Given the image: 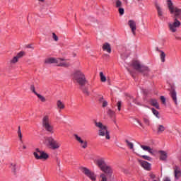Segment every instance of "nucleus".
Returning a JSON list of instances; mask_svg holds the SVG:
<instances>
[{
  "instance_id": "nucleus-24",
  "label": "nucleus",
  "mask_w": 181,
  "mask_h": 181,
  "mask_svg": "<svg viewBox=\"0 0 181 181\" xmlns=\"http://www.w3.org/2000/svg\"><path fill=\"white\" fill-rule=\"evenodd\" d=\"M115 6L117 8H122V1H121L120 0H115Z\"/></svg>"
},
{
  "instance_id": "nucleus-32",
  "label": "nucleus",
  "mask_w": 181,
  "mask_h": 181,
  "mask_svg": "<svg viewBox=\"0 0 181 181\" xmlns=\"http://www.w3.org/2000/svg\"><path fill=\"white\" fill-rule=\"evenodd\" d=\"M117 9H118V12L121 16H122V15H124L125 13V9H124V8L120 7Z\"/></svg>"
},
{
  "instance_id": "nucleus-23",
  "label": "nucleus",
  "mask_w": 181,
  "mask_h": 181,
  "mask_svg": "<svg viewBox=\"0 0 181 181\" xmlns=\"http://www.w3.org/2000/svg\"><path fill=\"white\" fill-rule=\"evenodd\" d=\"M10 168L11 169V171L12 173L14 174V175H16V163H11V165H10Z\"/></svg>"
},
{
  "instance_id": "nucleus-12",
  "label": "nucleus",
  "mask_w": 181,
  "mask_h": 181,
  "mask_svg": "<svg viewBox=\"0 0 181 181\" xmlns=\"http://www.w3.org/2000/svg\"><path fill=\"white\" fill-rule=\"evenodd\" d=\"M138 162L141 165V168L146 170H151V163L142 160H138Z\"/></svg>"
},
{
  "instance_id": "nucleus-48",
  "label": "nucleus",
  "mask_w": 181,
  "mask_h": 181,
  "mask_svg": "<svg viewBox=\"0 0 181 181\" xmlns=\"http://www.w3.org/2000/svg\"><path fill=\"white\" fill-rule=\"evenodd\" d=\"M163 181H172L169 177H165L163 178Z\"/></svg>"
},
{
  "instance_id": "nucleus-54",
  "label": "nucleus",
  "mask_w": 181,
  "mask_h": 181,
  "mask_svg": "<svg viewBox=\"0 0 181 181\" xmlns=\"http://www.w3.org/2000/svg\"><path fill=\"white\" fill-rule=\"evenodd\" d=\"M38 1H40V2H44L45 1V0H38Z\"/></svg>"
},
{
  "instance_id": "nucleus-46",
  "label": "nucleus",
  "mask_w": 181,
  "mask_h": 181,
  "mask_svg": "<svg viewBox=\"0 0 181 181\" xmlns=\"http://www.w3.org/2000/svg\"><path fill=\"white\" fill-rule=\"evenodd\" d=\"M107 105H108V102L104 100L103 103V107H107Z\"/></svg>"
},
{
  "instance_id": "nucleus-16",
  "label": "nucleus",
  "mask_w": 181,
  "mask_h": 181,
  "mask_svg": "<svg viewBox=\"0 0 181 181\" xmlns=\"http://www.w3.org/2000/svg\"><path fill=\"white\" fill-rule=\"evenodd\" d=\"M45 63L46 64H53L54 63L57 64V59L53 57L47 58L45 59Z\"/></svg>"
},
{
  "instance_id": "nucleus-5",
  "label": "nucleus",
  "mask_w": 181,
  "mask_h": 181,
  "mask_svg": "<svg viewBox=\"0 0 181 181\" xmlns=\"http://www.w3.org/2000/svg\"><path fill=\"white\" fill-rule=\"evenodd\" d=\"M95 125L97 128H99V136H105L106 139H110L111 138L107 126L103 124L100 122H95Z\"/></svg>"
},
{
  "instance_id": "nucleus-36",
  "label": "nucleus",
  "mask_w": 181,
  "mask_h": 181,
  "mask_svg": "<svg viewBox=\"0 0 181 181\" xmlns=\"http://www.w3.org/2000/svg\"><path fill=\"white\" fill-rule=\"evenodd\" d=\"M74 136L76 139V141H77V142H81L83 141V139H81V137H80L79 136H78L77 134H74Z\"/></svg>"
},
{
  "instance_id": "nucleus-38",
  "label": "nucleus",
  "mask_w": 181,
  "mask_h": 181,
  "mask_svg": "<svg viewBox=\"0 0 181 181\" xmlns=\"http://www.w3.org/2000/svg\"><path fill=\"white\" fill-rule=\"evenodd\" d=\"M100 179H101V181H107V175H105V174L104 173L101 174Z\"/></svg>"
},
{
  "instance_id": "nucleus-8",
  "label": "nucleus",
  "mask_w": 181,
  "mask_h": 181,
  "mask_svg": "<svg viewBox=\"0 0 181 181\" xmlns=\"http://www.w3.org/2000/svg\"><path fill=\"white\" fill-rule=\"evenodd\" d=\"M81 171L83 172V173H84V175H86V176H88V177H90L93 181L95 180V179L97 177L95 176V174H94V173L90 171V170H88V168L83 167L81 168Z\"/></svg>"
},
{
  "instance_id": "nucleus-1",
  "label": "nucleus",
  "mask_w": 181,
  "mask_h": 181,
  "mask_svg": "<svg viewBox=\"0 0 181 181\" xmlns=\"http://www.w3.org/2000/svg\"><path fill=\"white\" fill-rule=\"evenodd\" d=\"M168 6L170 10V13L175 15V18L173 23H168L169 30L173 33L177 32V28L180 27L181 23L177 19L181 20V9L173 6L172 1L168 0Z\"/></svg>"
},
{
  "instance_id": "nucleus-39",
  "label": "nucleus",
  "mask_w": 181,
  "mask_h": 181,
  "mask_svg": "<svg viewBox=\"0 0 181 181\" xmlns=\"http://www.w3.org/2000/svg\"><path fill=\"white\" fill-rule=\"evenodd\" d=\"M141 158H143V159H145L146 160H152V158L148 156H141Z\"/></svg>"
},
{
  "instance_id": "nucleus-9",
  "label": "nucleus",
  "mask_w": 181,
  "mask_h": 181,
  "mask_svg": "<svg viewBox=\"0 0 181 181\" xmlns=\"http://www.w3.org/2000/svg\"><path fill=\"white\" fill-rule=\"evenodd\" d=\"M132 67L134 69V70H136V71H142V64H141V62L139 61H133L132 63Z\"/></svg>"
},
{
  "instance_id": "nucleus-55",
  "label": "nucleus",
  "mask_w": 181,
  "mask_h": 181,
  "mask_svg": "<svg viewBox=\"0 0 181 181\" xmlns=\"http://www.w3.org/2000/svg\"><path fill=\"white\" fill-rule=\"evenodd\" d=\"M137 1H141V0H137Z\"/></svg>"
},
{
  "instance_id": "nucleus-35",
  "label": "nucleus",
  "mask_w": 181,
  "mask_h": 181,
  "mask_svg": "<svg viewBox=\"0 0 181 181\" xmlns=\"http://www.w3.org/2000/svg\"><path fill=\"white\" fill-rule=\"evenodd\" d=\"M18 135L20 141L22 142V131H21V127H18Z\"/></svg>"
},
{
  "instance_id": "nucleus-43",
  "label": "nucleus",
  "mask_w": 181,
  "mask_h": 181,
  "mask_svg": "<svg viewBox=\"0 0 181 181\" xmlns=\"http://www.w3.org/2000/svg\"><path fill=\"white\" fill-rule=\"evenodd\" d=\"M52 37L54 40H55V42H57V40H59V37H57V35H56V33H52Z\"/></svg>"
},
{
  "instance_id": "nucleus-11",
  "label": "nucleus",
  "mask_w": 181,
  "mask_h": 181,
  "mask_svg": "<svg viewBox=\"0 0 181 181\" xmlns=\"http://www.w3.org/2000/svg\"><path fill=\"white\" fill-rule=\"evenodd\" d=\"M128 25L130 29L132 30V33L135 36L136 35L135 31L136 30V23L134 20H129L128 21Z\"/></svg>"
},
{
  "instance_id": "nucleus-21",
  "label": "nucleus",
  "mask_w": 181,
  "mask_h": 181,
  "mask_svg": "<svg viewBox=\"0 0 181 181\" xmlns=\"http://www.w3.org/2000/svg\"><path fill=\"white\" fill-rule=\"evenodd\" d=\"M166 129V128H165V127L162 124H158V127H157V133L158 134H162L163 132H164V131Z\"/></svg>"
},
{
  "instance_id": "nucleus-14",
  "label": "nucleus",
  "mask_w": 181,
  "mask_h": 181,
  "mask_svg": "<svg viewBox=\"0 0 181 181\" xmlns=\"http://www.w3.org/2000/svg\"><path fill=\"white\" fill-rule=\"evenodd\" d=\"M170 94L171 96V98H173V100L174 101L175 104L177 105V96L176 94V90L173 88H171L170 90Z\"/></svg>"
},
{
  "instance_id": "nucleus-30",
  "label": "nucleus",
  "mask_w": 181,
  "mask_h": 181,
  "mask_svg": "<svg viewBox=\"0 0 181 181\" xmlns=\"http://www.w3.org/2000/svg\"><path fill=\"white\" fill-rule=\"evenodd\" d=\"M37 97H38L39 100H40V101H42V103H46V98L42 96V95L37 93L36 94Z\"/></svg>"
},
{
  "instance_id": "nucleus-19",
  "label": "nucleus",
  "mask_w": 181,
  "mask_h": 181,
  "mask_svg": "<svg viewBox=\"0 0 181 181\" xmlns=\"http://www.w3.org/2000/svg\"><path fill=\"white\" fill-rule=\"evenodd\" d=\"M103 50L107 52V53H111V45L108 42H106L103 46Z\"/></svg>"
},
{
  "instance_id": "nucleus-7",
  "label": "nucleus",
  "mask_w": 181,
  "mask_h": 181,
  "mask_svg": "<svg viewBox=\"0 0 181 181\" xmlns=\"http://www.w3.org/2000/svg\"><path fill=\"white\" fill-rule=\"evenodd\" d=\"M33 155L35 158V159H48L49 155L43 151H40V148H36L35 151L33 153Z\"/></svg>"
},
{
  "instance_id": "nucleus-28",
  "label": "nucleus",
  "mask_w": 181,
  "mask_h": 181,
  "mask_svg": "<svg viewBox=\"0 0 181 181\" xmlns=\"http://www.w3.org/2000/svg\"><path fill=\"white\" fill-rule=\"evenodd\" d=\"M100 81H102V83H105V81H107V77H105V76H104V73L100 72Z\"/></svg>"
},
{
  "instance_id": "nucleus-29",
  "label": "nucleus",
  "mask_w": 181,
  "mask_h": 181,
  "mask_svg": "<svg viewBox=\"0 0 181 181\" xmlns=\"http://www.w3.org/2000/svg\"><path fill=\"white\" fill-rule=\"evenodd\" d=\"M151 111L153 114V115H155L156 117V118H158L159 119V118H160V116L159 115V112L156 110H155V108H152Z\"/></svg>"
},
{
  "instance_id": "nucleus-42",
  "label": "nucleus",
  "mask_w": 181,
  "mask_h": 181,
  "mask_svg": "<svg viewBox=\"0 0 181 181\" xmlns=\"http://www.w3.org/2000/svg\"><path fill=\"white\" fill-rule=\"evenodd\" d=\"M122 103L121 101H118V102H117V110H118V111H121V105H122Z\"/></svg>"
},
{
  "instance_id": "nucleus-44",
  "label": "nucleus",
  "mask_w": 181,
  "mask_h": 181,
  "mask_svg": "<svg viewBox=\"0 0 181 181\" xmlns=\"http://www.w3.org/2000/svg\"><path fill=\"white\" fill-rule=\"evenodd\" d=\"M30 90H31V91H33V93H34V94H35V95L37 94L36 90H35V86L31 85Z\"/></svg>"
},
{
  "instance_id": "nucleus-15",
  "label": "nucleus",
  "mask_w": 181,
  "mask_h": 181,
  "mask_svg": "<svg viewBox=\"0 0 181 181\" xmlns=\"http://www.w3.org/2000/svg\"><path fill=\"white\" fill-rule=\"evenodd\" d=\"M173 169H174V176L175 179H179V177H180L181 176L180 168L177 165H175L174 166Z\"/></svg>"
},
{
  "instance_id": "nucleus-18",
  "label": "nucleus",
  "mask_w": 181,
  "mask_h": 181,
  "mask_svg": "<svg viewBox=\"0 0 181 181\" xmlns=\"http://www.w3.org/2000/svg\"><path fill=\"white\" fill-rule=\"evenodd\" d=\"M141 148L144 151H147V152H148V153H151V155H153V149L151 148V147H149V146H148L141 145Z\"/></svg>"
},
{
  "instance_id": "nucleus-27",
  "label": "nucleus",
  "mask_w": 181,
  "mask_h": 181,
  "mask_svg": "<svg viewBox=\"0 0 181 181\" xmlns=\"http://www.w3.org/2000/svg\"><path fill=\"white\" fill-rule=\"evenodd\" d=\"M151 105H153V107H156V108H157V110H159V103H158V100H156L155 99L152 100Z\"/></svg>"
},
{
  "instance_id": "nucleus-51",
  "label": "nucleus",
  "mask_w": 181,
  "mask_h": 181,
  "mask_svg": "<svg viewBox=\"0 0 181 181\" xmlns=\"http://www.w3.org/2000/svg\"><path fill=\"white\" fill-rule=\"evenodd\" d=\"M23 149H26V146L25 145L23 146Z\"/></svg>"
},
{
  "instance_id": "nucleus-49",
  "label": "nucleus",
  "mask_w": 181,
  "mask_h": 181,
  "mask_svg": "<svg viewBox=\"0 0 181 181\" xmlns=\"http://www.w3.org/2000/svg\"><path fill=\"white\" fill-rule=\"evenodd\" d=\"M150 177H151V179H155L156 176H155L154 174H151V175H150Z\"/></svg>"
},
{
  "instance_id": "nucleus-37",
  "label": "nucleus",
  "mask_w": 181,
  "mask_h": 181,
  "mask_svg": "<svg viewBox=\"0 0 181 181\" xmlns=\"http://www.w3.org/2000/svg\"><path fill=\"white\" fill-rule=\"evenodd\" d=\"M16 57H17L18 60L19 59L23 57V52H20L19 53H18Z\"/></svg>"
},
{
  "instance_id": "nucleus-53",
  "label": "nucleus",
  "mask_w": 181,
  "mask_h": 181,
  "mask_svg": "<svg viewBox=\"0 0 181 181\" xmlns=\"http://www.w3.org/2000/svg\"><path fill=\"white\" fill-rule=\"evenodd\" d=\"M28 47L30 49V48H32V46L31 45H28Z\"/></svg>"
},
{
  "instance_id": "nucleus-52",
  "label": "nucleus",
  "mask_w": 181,
  "mask_h": 181,
  "mask_svg": "<svg viewBox=\"0 0 181 181\" xmlns=\"http://www.w3.org/2000/svg\"><path fill=\"white\" fill-rule=\"evenodd\" d=\"M127 71L129 73H131V71L129 70V69L127 68Z\"/></svg>"
},
{
  "instance_id": "nucleus-2",
  "label": "nucleus",
  "mask_w": 181,
  "mask_h": 181,
  "mask_svg": "<svg viewBox=\"0 0 181 181\" xmlns=\"http://www.w3.org/2000/svg\"><path fill=\"white\" fill-rule=\"evenodd\" d=\"M96 165L97 166L102 170V172H104V173H106L107 176H112V173H114V170L112 169V167L111 165L107 164L105 163V160L104 158H99L96 160Z\"/></svg>"
},
{
  "instance_id": "nucleus-13",
  "label": "nucleus",
  "mask_w": 181,
  "mask_h": 181,
  "mask_svg": "<svg viewBox=\"0 0 181 181\" xmlns=\"http://www.w3.org/2000/svg\"><path fill=\"white\" fill-rule=\"evenodd\" d=\"M155 6L157 9L158 18H160V19H162V18L163 17V10L162 9V7H160V6H159L158 3H155Z\"/></svg>"
},
{
  "instance_id": "nucleus-25",
  "label": "nucleus",
  "mask_w": 181,
  "mask_h": 181,
  "mask_svg": "<svg viewBox=\"0 0 181 181\" xmlns=\"http://www.w3.org/2000/svg\"><path fill=\"white\" fill-rule=\"evenodd\" d=\"M160 57L162 63H165V57H166V54L162 50H160Z\"/></svg>"
},
{
  "instance_id": "nucleus-3",
  "label": "nucleus",
  "mask_w": 181,
  "mask_h": 181,
  "mask_svg": "<svg viewBox=\"0 0 181 181\" xmlns=\"http://www.w3.org/2000/svg\"><path fill=\"white\" fill-rule=\"evenodd\" d=\"M73 80L74 83H77L79 84L81 87L86 86L87 83V79L86 78V76L81 71H76L73 74Z\"/></svg>"
},
{
  "instance_id": "nucleus-17",
  "label": "nucleus",
  "mask_w": 181,
  "mask_h": 181,
  "mask_svg": "<svg viewBox=\"0 0 181 181\" xmlns=\"http://www.w3.org/2000/svg\"><path fill=\"white\" fill-rule=\"evenodd\" d=\"M159 153L160 160H166V159H168V153H166V151H160Z\"/></svg>"
},
{
  "instance_id": "nucleus-26",
  "label": "nucleus",
  "mask_w": 181,
  "mask_h": 181,
  "mask_svg": "<svg viewBox=\"0 0 181 181\" xmlns=\"http://www.w3.org/2000/svg\"><path fill=\"white\" fill-rule=\"evenodd\" d=\"M128 148H129V149H132L133 152H134V144L128 140L125 141Z\"/></svg>"
},
{
  "instance_id": "nucleus-34",
  "label": "nucleus",
  "mask_w": 181,
  "mask_h": 181,
  "mask_svg": "<svg viewBox=\"0 0 181 181\" xmlns=\"http://www.w3.org/2000/svg\"><path fill=\"white\" fill-rule=\"evenodd\" d=\"M108 115L110 117H115V112L112 111L111 109H109L107 111Z\"/></svg>"
},
{
  "instance_id": "nucleus-56",
  "label": "nucleus",
  "mask_w": 181,
  "mask_h": 181,
  "mask_svg": "<svg viewBox=\"0 0 181 181\" xmlns=\"http://www.w3.org/2000/svg\"><path fill=\"white\" fill-rule=\"evenodd\" d=\"M144 181H146V180H144Z\"/></svg>"
},
{
  "instance_id": "nucleus-6",
  "label": "nucleus",
  "mask_w": 181,
  "mask_h": 181,
  "mask_svg": "<svg viewBox=\"0 0 181 181\" xmlns=\"http://www.w3.org/2000/svg\"><path fill=\"white\" fill-rule=\"evenodd\" d=\"M42 127L47 132H49V134H54V127L52 124L50 119H49V116H45L42 118Z\"/></svg>"
},
{
  "instance_id": "nucleus-10",
  "label": "nucleus",
  "mask_w": 181,
  "mask_h": 181,
  "mask_svg": "<svg viewBox=\"0 0 181 181\" xmlns=\"http://www.w3.org/2000/svg\"><path fill=\"white\" fill-rule=\"evenodd\" d=\"M57 65L59 67H69V66H70V64L67 62V61H65L64 59L58 58L57 62Z\"/></svg>"
},
{
  "instance_id": "nucleus-4",
  "label": "nucleus",
  "mask_w": 181,
  "mask_h": 181,
  "mask_svg": "<svg viewBox=\"0 0 181 181\" xmlns=\"http://www.w3.org/2000/svg\"><path fill=\"white\" fill-rule=\"evenodd\" d=\"M44 144L51 149L56 150L60 148V144L52 136L44 137Z\"/></svg>"
},
{
  "instance_id": "nucleus-47",
  "label": "nucleus",
  "mask_w": 181,
  "mask_h": 181,
  "mask_svg": "<svg viewBox=\"0 0 181 181\" xmlns=\"http://www.w3.org/2000/svg\"><path fill=\"white\" fill-rule=\"evenodd\" d=\"M137 122L139 123V124L140 125V127H141V128H145V127H144V124H142V122H141V121L137 120Z\"/></svg>"
},
{
  "instance_id": "nucleus-45",
  "label": "nucleus",
  "mask_w": 181,
  "mask_h": 181,
  "mask_svg": "<svg viewBox=\"0 0 181 181\" xmlns=\"http://www.w3.org/2000/svg\"><path fill=\"white\" fill-rule=\"evenodd\" d=\"M160 100H161V103H163V104H166V98H165L164 96H161Z\"/></svg>"
},
{
  "instance_id": "nucleus-41",
  "label": "nucleus",
  "mask_w": 181,
  "mask_h": 181,
  "mask_svg": "<svg viewBox=\"0 0 181 181\" xmlns=\"http://www.w3.org/2000/svg\"><path fill=\"white\" fill-rule=\"evenodd\" d=\"M143 120H144V124H146V125H148L149 127V124H150L149 119L144 117L143 119Z\"/></svg>"
},
{
  "instance_id": "nucleus-33",
  "label": "nucleus",
  "mask_w": 181,
  "mask_h": 181,
  "mask_svg": "<svg viewBox=\"0 0 181 181\" xmlns=\"http://www.w3.org/2000/svg\"><path fill=\"white\" fill-rule=\"evenodd\" d=\"M18 60H19V59H18V57H14L11 60L10 63H11V64H15V63H18Z\"/></svg>"
},
{
  "instance_id": "nucleus-40",
  "label": "nucleus",
  "mask_w": 181,
  "mask_h": 181,
  "mask_svg": "<svg viewBox=\"0 0 181 181\" xmlns=\"http://www.w3.org/2000/svg\"><path fill=\"white\" fill-rule=\"evenodd\" d=\"M83 93L86 95H90V92H88V89L87 88L83 89Z\"/></svg>"
},
{
  "instance_id": "nucleus-22",
  "label": "nucleus",
  "mask_w": 181,
  "mask_h": 181,
  "mask_svg": "<svg viewBox=\"0 0 181 181\" xmlns=\"http://www.w3.org/2000/svg\"><path fill=\"white\" fill-rule=\"evenodd\" d=\"M139 73H143V74H146V73H149V68L148 66L142 65L141 71H139Z\"/></svg>"
},
{
  "instance_id": "nucleus-31",
  "label": "nucleus",
  "mask_w": 181,
  "mask_h": 181,
  "mask_svg": "<svg viewBox=\"0 0 181 181\" xmlns=\"http://www.w3.org/2000/svg\"><path fill=\"white\" fill-rule=\"evenodd\" d=\"M79 144H81V146L83 149H86V148H87V141L82 140Z\"/></svg>"
},
{
  "instance_id": "nucleus-50",
  "label": "nucleus",
  "mask_w": 181,
  "mask_h": 181,
  "mask_svg": "<svg viewBox=\"0 0 181 181\" xmlns=\"http://www.w3.org/2000/svg\"><path fill=\"white\" fill-rule=\"evenodd\" d=\"M175 39H177V40H181V37H175Z\"/></svg>"
},
{
  "instance_id": "nucleus-20",
  "label": "nucleus",
  "mask_w": 181,
  "mask_h": 181,
  "mask_svg": "<svg viewBox=\"0 0 181 181\" xmlns=\"http://www.w3.org/2000/svg\"><path fill=\"white\" fill-rule=\"evenodd\" d=\"M57 106L58 110H64L65 108V105L64 103H63V102H62V100H59L57 101Z\"/></svg>"
}]
</instances>
